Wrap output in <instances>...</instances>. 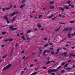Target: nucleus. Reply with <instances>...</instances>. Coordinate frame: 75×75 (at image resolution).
<instances>
[{
  "label": "nucleus",
  "mask_w": 75,
  "mask_h": 75,
  "mask_svg": "<svg viewBox=\"0 0 75 75\" xmlns=\"http://www.w3.org/2000/svg\"><path fill=\"white\" fill-rule=\"evenodd\" d=\"M23 7H24V6L21 5L20 6V8H23Z\"/></svg>",
  "instance_id": "c85d7f7f"
},
{
  "label": "nucleus",
  "mask_w": 75,
  "mask_h": 75,
  "mask_svg": "<svg viewBox=\"0 0 75 75\" xmlns=\"http://www.w3.org/2000/svg\"><path fill=\"white\" fill-rule=\"evenodd\" d=\"M9 29H10L11 30H13V31H14L15 30H17L18 29V28H14L13 27H10L9 28Z\"/></svg>",
  "instance_id": "f03ea898"
},
{
  "label": "nucleus",
  "mask_w": 75,
  "mask_h": 75,
  "mask_svg": "<svg viewBox=\"0 0 75 75\" xmlns=\"http://www.w3.org/2000/svg\"><path fill=\"white\" fill-rule=\"evenodd\" d=\"M68 37H69V38H70L71 35H70L69 34V33L68 34Z\"/></svg>",
  "instance_id": "e433bc0d"
},
{
  "label": "nucleus",
  "mask_w": 75,
  "mask_h": 75,
  "mask_svg": "<svg viewBox=\"0 0 75 75\" xmlns=\"http://www.w3.org/2000/svg\"><path fill=\"white\" fill-rule=\"evenodd\" d=\"M59 17H62V15H61L60 14H59Z\"/></svg>",
  "instance_id": "052dcab7"
},
{
  "label": "nucleus",
  "mask_w": 75,
  "mask_h": 75,
  "mask_svg": "<svg viewBox=\"0 0 75 75\" xmlns=\"http://www.w3.org/2000/svg\"><path fill=\"white\" fill-rule=\"evenodd\" d=\"M70 3H71V1H67V4H70Z\"/></svg>",
  "instance_id": "72a5a7b5"
},
{
  "label": "nucleus",
  "mask_w": 75,
  "mask_h": 75,
  "mask_svg": "<svg viewBox=\"0 0 75 75\" xmlns=\"http://www.w3.org/2000/svg\"><path fill=\"white\" fill-rule=\"evenodd\" d=\"M50 70H52V69H50L48 70V73L49 74H51V73L52 74V71H50Z\"/></svg>",
  "instance_id": "1a4fd4ad"
},
{
  "label": "nucleus",
  "mask_w": 75,
  "mask_h": 75,
  "mask_svg": "<svg viewBox=\"0 0 75 75\" xmlns=\"http://www.w3.org/2000/svg\"><path fill=\"white\" fill-rule=\"evenodd\" d=\"M74 48H75V46H73V47H71V48H72V49H74Z\"/></svg>",
  "instance_id": "338daca9"
},
{
  "label": "nucleus",
  "mask_w": 75,
  "mask_h": 75,
  "mask_svg": "<svg viewBox=\"0 0 75 75\" xmlns=\"http://www.w3.org/2000/svg\"><path fill=\"white\" fill-rule=\"evenodd\" d=\"M59 24H65V23H61V22H59Z\"/></svg>",
  "instance_id": "37998d69"
},
{
  "label": "nucleus",
  "mask_w": 75,
  "mask_h": 75,
  "mask_svg": "<svg viewBox=\"0 0 75 75\" xmlns=\"http://www.w3.org/2000/svg\"><path fill=\"white\" fill-rule=\"evenodd\" d=\"M65 62H63L61 64V65H65Z\"/></svg>",
  "instance_id": "c756f323"
},
{
  "label": "nucleus",
  "mask_w": 75,
  "mask_h": 75,
  "mask_svg": "<svg viewBox=\"0 0 75 75\" xmlns=\"http://www.w3.org/2000/svg\"><path fill=\"white\" fill-rule=\"evenodd\" d=\"M71 35L72 36H74V35H75V34H71Z\"/></svg>",
  "instance_id": "a18cd8bd"
},
{
  "label": "nucleus",
  "mask_w": 75,
  "mask_h": 75,
  "mask_svg": "<svg viewBox=\"0 0 75 75\" xmlns=\"http://www.w3.org/2000/svg\"><path fill=\"white\" fill-rule=\"evenodd\" d=\"M39 50V51L40 52H42V50L41 48H40Z\"/></svg>",
  "instance_id": "4be33fe9"
},
{
  "label": "nucleus",
  "mask_w": 75,
  "mask_h": 75,
  "mask_svg": "<svg viewBox=\"0 0 75 75\" xmlns=\"http://www.w3.org/2000/svg\"><path fill=\"white\" fill-rule=\"evenodd\" d=\"M26 69H27V67L23 69V70H24V71H25V70H26Z\"/></svg>",
  "instance_id": "864d4df0"
},
{
  "label": "nucleus",
  "mask_w": 75,
  "mask_h": 75,
  "mask_svg": "<svg viewBox=\"0 0 75 75\" xmlns=\"http://www.w3.org/2000/svg\"><path fill=\"white\" fill-rule=\"evenodd\" d=\"M49 44H50V45H52V43H49Z\"/></svg>",
  "instance_id": "0e129e2a"
},
{
  "label": "nucleus",
  "mask_w": 75,
  "mask_h": 75,
  "mask_svg": "<svg viewBox=\"0 0 75 75\" xmlns=\"http://www.w3.org/2000/svg\"><path fill=\"white\" fill-rule=\"evenodd\" d=\"M13 40V39H9L8 40V41H9V42H10L11 41H12Z\"/></svg>",
  "instance_id": "f3484780"
},
{
  "label": "nucleus",
  "mask_w": 75,
  "mask_h": 75,
  "mask_svg": "<svg viewBox=\"0 0 75 75\" xmlns=\"http://www.w3.org/2000/svg\"><path fill=\"white\" fill-rule=\"evenodd\" d=\"M23 73H24V71H22L21 72V73L20 75H23Z\"/></svg>",
  "instance_id": "473e14b6"
},
{
  "label": "nucleus",
  "mask_w": 75,
  "mask_h": 75,
  "mask_svg": "<svg viewBox=\"0 0 75 75\" xmlns=\"http://www.w3.org/2000/svg\"><path fill=\"white\" fill-rule=\"evenodd\" d=\"M54 6H51L50 8V9H53V8H54Z\"/></svg>",
  "instance_id": "7c9ffc66"
},
{
  "label": "nucleus",
  "mask_w": 75,
  "mask_h": 75,
  "mask_svg": "<svg viewBox=\"0 0 75 75\" xmlns=\"http://www.w3.org/2000/svg\"><path fill=\"white\" fill-rule=\"evenodd\" d=\"M22 54H23V53H24V51H23L22 52Z\"/></svg>",
  "instance_id": "680f3d73"
},
{
  "label": "nucleus",
  "mask_w": 75,
  "mask_h": 75,
  "mask_svg": "<svg viewBox=\"0 0 75 75\" xmlns=\"http://www.w3.org/2000/svg\"><path fill=\"white\" fill-rule=\"evenodd\" d=\"M55 18H57V17H54V18H52L51 19L52 20H54Z\"/></svg>",
  "instance_id": "79ce46f5"
},
{
  "label": "nucleus",
  "mask_w": 75,
  "mask_h": 75,
  "mask_svg": "<svg viewBox=\"0 0 75 75\" xmlns=\"http://www.w3.org/2000/svg\"><path fill=\"white\" fill-rule=\"evenodd\" d=\"M75 23V21H71L70 22V23Z\"/></svg>",
  "instance_id": "a19ab883"
},
{
  "label": "nucleus",
  "mask_w": 75,
  "mask_h": 75,
  "mask_svg": "<svg viewBox=\"0 0 75 75\" xmlns=\"http://www.w3.org/2000/svg\"><path fill=\"white\" fill-rule=\"evenodd\" d=\"M43 68H44L45 69H47V67H43Z\"/></svg>",
  "instance_id": "6e6d98bb"
},
{
  "label": "nucleus",
  "mask_w": 75,
  "mask_h": 75,
  "mask_svg": "<svg viewBox=\"0 0 75 75\" xmlns=\"http://www.w3.org/2000/svg\"><path fill=\"white\" fill-rule=\"evenodd\" d=\"M51 54L52 55H53V54H54V52H51Z\"/></svg>",
  "instance_id": "58836bf2"
},
{
  "label": "nucleus",
  "mask_w": 75,
  "mask_h": 75,
  "mask_svg": "<svg viewBox=\"0 0 75 75\" xmlns=\"http://www.w3.org/2000/svg\"><path fill=\"white\" fill-rule=\"evenodd\" d=\"M75 65H73V66H72V68H75Z\"/></svg>",
  "instance_id": "e2e57ef3"
},
{
  "label": "nucleus",
  "mask_w": 75,
  "mask_h": 75,
  "mask_svg": "<svg viewBox=\"0 0 75 75\" xmlns=\"http://www.w3.org/2000/svg\"><path fill=\"white\" fill-rule=\"evenodd\" d=\"M2 34L3 35H4V34H6V32H2Z\"/></svg>",
  "instance_id": "412c9836"
},
{
  "label": "nucleus",
  "mask_w": 75,
  "mask_h": 75,
  "mask_svg": "<svg viewBox=\"0 0 75 75\" xmlns=\"http://www.w3.org/2000/svg\"><path fill=\"white\" fill-rule=\"evenodd\" d=\"M37 27H38V28H42V26H41V23H38L36 25Z\"/></svg>",
  "instance_id": "20e7f679"
},
{
  "label": "nucleus",
  "mask_w": 75,
  "mask_h": 75,
  "mask_svg": "<svg viewBox=\"0 0 75 75\" xmlns=\"http://www.w3.org/2000/svg\"><path fill=\"white\" fill-rule=\"evenodd\" d=\"M69 30V28H65L64 30H63V31H67Z\"/></svg>",
  "instance_id": "423d86ee"
},
{
  "label": "nucleus",
  "mask_w": 75,
  "mask_h": 75,
  "mask_svg": "<svg viewBox=\"0 0 75 75\" xmlns=\"http://www.w3.org/2000/svg\"><path fill=\"white\" fill-rule=\"evenodd\" d=\"M61 68V66H60L58 67L57 69H59V68Z\"/></svg>",
  "instance_id": "8fccbe9b"
},
{
  "label": "nucleus",
  "mask_w": 75,
  "mask_h": 75,
  "mask_svg": "<svg viewBox=\"0 0 75 75\" xmlns=\"http://www.w3.org/2000/svg\"><path fill=\"white\" fill-rule=\"evenodd\" d=\"M11 64H8L6 67H4V68L3 69V70H6V69H8V68H10V67H11Z\"/></svg>",
  "instance_id": "f257e3e1"
},
{
  "label": "nucleus",
  "mask_w": 75,
  "mask_h": 75,
  "mask_svg": "<svg viewBox=\"0 0 75 75\" xmlns=\"http://www.w3.org/2000/svg\"><path fill=\"white\" fill-rule=\"evenodd\" d=\"M48 45H49V44H45V45H44V47H47V46H48Z\"/></svg>",
  "instance_id": "a211bd4d"
},
{
  "label": "nucleus",
  "mask_w": 75,
  "mask_h": 75,
  "mask_svg": "<svg viewBox=\"0 0 75 75\" xmlns=\"http://www.w3.org/2000/svg\"><path fill=\"white\" fill-rule=\"evenodd\" d=\"M52 62V61H48L46 62V64H50V63L51 62Z\"/></svg>",
  "instance_id": "dca6fc26"
},
{
  "label": "nucleus",
  "mask_w": 75,
  "mask_h": 75,
  "mask_svg": "<svg viewBox=\"0 0 75 75\" xmlns=\"http://www.w3.org/2000/svg\"><path fill=\"white\" fill-rule=\"evenodd\" d=\"M27 40H29V39H30L31 40V38H26Z\"/></svg>",
  "instance_id": "4d7b16f0"
},
{
  "label": "nucleus",
  "mask_w": 75,
  "mask_h": 75,
  "mask_svg": "<svg viewBox=\"0 0 75 75\" xmlns=\"http://www.w3.org/2000/svg\"><path fill=\"white\" fill-rule=\"evenodd\" d=\"M4 41H5V42H7V41H8V40H4Z\"/></svg>",
  "instance_id": "49530a36"
},
{
  "label": "nucleus",
  "mask_w": 75,
  "mask_h": 75,
  "mask_svg": "<svg viewBox=\"0 0 75 75\" xmlns=\"http://www.w3.org/2000/svg\"><path fill=\"white\" fill-rule=\"evenodd\" d=\"M66 69L67 70H72V68L68 67L67 68H66Z\"/></svg>",
  "instance_id": "9d476101"
},
{
  "label": "nucleus",
  "mask_w": 75,
  "mask_h": 75,
  "mask_svg": "<svg viewBox=\"0 0 75 75\" xmlns=\"http://www.w3.org/2000/svg\"><path fill=\"white\" fill-rule=\"evenodd\" d=\"M22 59H25V56H24L23 57H22Z\"/></svg>",
  "instance_id": "4c0bfd02"
},
{
  "label": "nucleus",
  "mask_w": 75,
  "mask_h": 75,
  "mask_svg": "<svg viewBox=\"0 0 75 75\" xmlns=\"http://www.w3.org/2000/svg\"><path fill=\"white\" fill-rule=\"evenodd\" d=\"M4 18L5 19V20H7V21H8V18H7V16H4Z\"/></svg>",
  "instance_id": "9b49d317"
},
{
  "label": "nucleus",
  "mask_w": 75,
  "mask_h": 75,
  "mask_svg": "<svg viewBox=\"0 0 75 75\" xmlns=\"http://www.w3.org/2000/svg\"><path fill=\"white\" fill-rule=\"evenodd\" d=\"M68 64H66L64 66V67H65V68H66V67H68Z\"/></svg>",
  "instance_id": "f704fd0d"
},
{
  "label": "nucleus",
  "mask_w": 75,
  "mask_h": 75,
  "mask_svg": "<svg viewBox=\"0 0 75 75\" xmlns=\"http://www.w3.org/2000/svg\"><path fill=\"white\" fill-rule=\"evenodd\" d=\"M71 60H69L67 61V62H69L70 61H71Z\"/></svg>",
  "instance_id": "13d9d810"
},
{
  "label": "nucleus",
  "mask_w": 75,
  "mask_h": 75,
  "mask_svg": "<svg viewBox=\"0 0 75 75\" xmlns=\"http://www.w3.org/2000/svg\"><path fill=\"white\" fill-rule=\"evenodd\" d=\"M36 74H37L36 72H34L32 74L30 75H36Z\"/></svg>",
  "instance_id": "ddd939ff"
},
{
  "label": "nucleus",
  "mask_w": 75,
  "mask_h": 75,
  "mask_svg": "<svg viewBox=\"0 0 75 75\" xmlns=\"http://www.w3.org/2000/svg\"><path fill=\"white\" fill-rule=\"evenodd\" d=\"M50 71H52V72H55L57 71V69H52L51 70H50Z\"/></svg>",
  "instance_id": "0eeeda50"
},
{
  "label": "nucleus",
  "mask_w": 75,
  "mask_h": 75,
  "mask_svg": "<svg viewBox=\"0 0 75 75\" xmlns=\"http://www.w3.org/2000/svg\"><path fill=\"white\" fill-rule=\"evenodd\" d=\"M43 39L44 40H45V41H47V40H48V39L46 38H44Z\"/></svg>",
  "instance_id": "2f4dec72"
},
{
  "label": "nucleus",
  "mask_w": 75,
  "mask_h": 75,
  "mask_svg": "<svg viewBox=\"0 0 75 75\" xmlns=\"http://www.w3.org/2000/svg\"><path fill=\"white\" fill-rule=\"evenodd\" d=\"M66 55H67V52L63 53L62 54V56H63V57H66Z\"/></svg>",
  "instance_id": "6e6552de"
},
{
  "label": "nucleus",
  "mask_w": 75,
  "mask_h": 75,
  "mask_svg": "<svg viewBox=\"0 0 75 75\" xmlns=\"http://www.w3.org/2000/svg\"><path fill=\"white\" fill-rule=\"evenodd\" d=\"M22 38L23 40H25V37H24V36H23L22 37Z\"/></svg>",
  "instance_id": "4468645a"
},
{
  "label": "nucleus",
  "mask_w": 75,
  "mask_h": 75,
  "mask_svg": "<svg viewBox=\"0 0 75 75\" xmlns=\"http://www.w3.org/2000/svg\"><path fill=\"white\" fill-rule=\"evenodd\" d=\"M55 73H52V75H55Z\"/></svg>",
  "instance_id": "774afa93"
},
{
  "label": "nucleus",
  "mask_w": 75,
  "mask_h": 75,
  "mask_svg": "<svg viewBox=\"0 0 75 75\" xmlns=\"http://www.w3.org/2000/svg\"><path fill=\"white\" fill-rule=\"evenodd\" d=\"M59 10H61L62 11H64V9L62 8H61V7H59Z\"/></svg>",
  "instance_id": "aec40b11"
},
{
  "label": "nucleus",
  "mask_w": 75,
  "mask_h": 75,
  "mask_svg": "<svg viewBox=\"0 0 75 75\" xmlns=\"http://www.w3.org/2000/svg\"><path fill=\"white\" fill-rule=\"evenodd\" d=\"M65 72V71L62 70L61 71V73H63V72Z\"/></svg>",
  "instance_id": "cd10ccee"
},
{
  "label": "nucleus",
  "mask_w": 75,
  "mask_h": 75,
  "mask_svg": "<svg viewBox=\"0 0 75 75\" xmlns=\"http://www.w3.org/2000/svg\"><path fill=\"white\" fill-rule=\"evenodd\" d=\"M67 43H69V44L70 45H71V44H72V43L71 42H67Z\"/></svg>",
  "instance_id": "c9c22d12"
},
{
  "label": "nucleus",
  "mask_w": 75,
  "mask_h": 75,
  "mask_svg": "<svg viewBox=\"0 0 75 75\" xmlns=\"http://www.w3.org/2000/svg\"><path fill=\"white\" fill-rule=\"evenodd\" d=\"M16 13H18V12H13V13L11 14L10 16L11 17V16H14V14H16Z\"/></svg>",
  "instance_id": "39448f33"
},
{
  "label": "nucleus",
  "mask_w": 75,
  "mask_h": 75,
  "mask_svg": "<svg viewBox=\"0 0 75 75\" xmlns=\"http://www.w3.org/2000/svg\"><path fill=\"white\" fill-rule=\"evenodd\" d=\"M64 8L65 9H66L67 10H68V9H69V8L67 6H65L64 7Z\"/></svg>",
  "instance_id": "6ab92c4d"
},
{
  "label": "nucleus",
  "mask_w": 75,
  "mask_h": 75,
  "mask_svg": "<svg viewBox=\"0 0 75 75\" xmlns=\"http://www.w3.org/2000/svg\"><path fill=\"white\" fill-rule=\"evenodd\" d=\"M53 16V15H52L51 16L47 17V18H51Z\"/></svg>",
  "instance_id": "bb28decb"
},
{
  "label": "nucleus",
  "mask_w": 75,
  "mask_h": 75,
  "mask_svg": "<svg viewBox=\"0 0 75 75\" xmlns=\"http://www.w3.org/2000/svg\"><path fill=\"white\" fill-rule=\"evenodd\" d=\"M15 18H16V17H14L13 18V19L11 20V21H14V20H15Z\"/></svg>",
  "instance_id": "5701e85b"
},
{
  "label": "nucleus",
  "mask_w": 75,
  "mask_h": 75,
  "mask_svg": "<svg viewBox=\"0 0 75 75\" xmlns=\"http://www.w3.org/2000/svg\"><path fill=\"white\" fill-rule=\"evenodd\" d=\"M71 8H74V7H75V6H73V5H71Z\"/></svg>",
  "instance_id": "3c124183"
},
{
  "label": "nucleus",
  "mask_w": 75,
  "mask_h": 75,
  "mask_svg": "<svg viewBox=\"0 0 75 75\" xmlns=\"http://www.w3.org/2000/svg\"><path fill=\"white\" fill-rule=\"evenodd\" d=\"M29 57V56H28L27 57H25V59H28V58Z\"/></svg>",
  "instance_id": "de8ad7c7"
},
{
  "label": "nucleus",
  "mask_w": 75,
  "mask_h": 75,
  "mask_svg": "<svg viewBox=\"0 0 75 75\" xmlns=\"http://www.w3.org/2000/svg\"><path fill=\"white\" fill-rule=\"evenodd\" d=\"M7 54H6L5 56H3L2 57V58H6V57H7Z\"/></svg>",
  "instance_id": "393cba45"
},
{
  "label": "nucleus",
  "mask_w": 75,
  "mask_h": 75,
  "mask_svg": "<svg viewBox=\"0 0 75 75\" xmlns=\"http://www.w3.org/2000/svg\"><path fill=\"white\" fill-rule=\"evenodd\" d=\"M49 3H50V4H53V3H54L55 2H51L50 1L49 2Z\"/></svg>",
  "instance_id": "b1692460"
},
{
  "label": "nucleus",
  "mask_w": 75,
  "mask_h": 75,
  "mask_svg": "<svg viewBox=\"0 0 75 75\" xmlns=\"http://www.w3.org/2000/svg\"><path fill=\"white\" fill-rule=\"evenodd\" d=\"M66 40V38H64L62 40V41H64L65 40Z\"/></svg>",
  "instance_id": "69168bd1"
},
{
  "label": "nucleus",
  "mask_w": 75,
  "mask_h": 75,
  "mask_svg": "<svg viewBox=\"0 0 75 75\" xmlns=\"http://www.w3.org/2000/svg\"><path fill=\"white\" fill-rule=\"evenodd\" d=\"M10 8H6V10H10Z\"/></svg>",
  "instance_id": "c03bdc74"
},
{
  "label": "nucleus",
  "mask_w": 75,
  "mask_h": 75,
  "mask_svg": "<svg viewBox=\"0 0 75 75\" xmlns=\"http://www.w3.org/2000/svg\"><path fill=\"white\" fill-rule=\"evenodd\" d=\"M61 50V49H57V52H59V50Z\"/></svg>",
  "instance_id": "a878e982"
},
{
  "label": "nucleus",
  "mask_w": 75,
  "mask_h": 75,
  "mask_svg": "<svg viewBox=\"0 0 75 75\" xmlns=\"http://www.w3.org/2000/svg\"><path fill=\"white\" fill-rule=\"evenodd\" d=\"M30 32H31V31H30V30H28L27 32V34H28V33H30Z\"/></svg>",
  "instance_id": "09e8293b"
},
{
  "label": "nucleus",
  "mask_w": 75,
  "mask_h": 75,
  "mask_svg": "<svg viewBox=\"0 0 75 75\" xmlns=\"http://www.w3.org/2000/svg\"><path fill=\"white\" fill-rule=\"evenodd\" d=\"M17 46H18V43H16V44L15 46V47H17Z\"/></svg>",
  "instance_id": "5fc2aeb1"
},
{
  "label": "nucleus",
  "mask_w": 75,
  "mask_h": 75,
  "mask_svg": "<svg viewBox=\"0 0 75 75\" xmlns=\"http://www.w3.org/2000/svg\"><path fill=\"white\" fill-rule=\"evenodd\" d=\"M60 28H61V27H59V28H58V29H55V31H58L59 30H60Z\"/></svg>",
  "instance_id": "2eb2a0df"
},
{
  "label": "nucleus",
  "mask_w": 75,
  "mask_h": 75,
  "mask_svg": "<svg viewBox=\"0 0 75 75\" xmlns=\"http://www.w3.org/2000/svg\"><path fill=\"white\" fill-rule=\"evenodd\" d=\"M32 13H35V11L34 10L33 11Z\"/></svg>",
  "instance_id": "bf43d9fd"
},
{
  "label": "nucleus",
  "mask_w": 75,
  "mask_h": 75,
  "mask_svg": "<svg viewBox=\"0 0 75 75\" xmlns=\"http://www.w3.org/2000/svg\"><path fill=\"white\" fill-rule=\"evenodd\" d=\"M42 17V15H40L38 17L39 18H41V17Z\"/></svg>",
  "instance_id": "ea45409f"
},
{
  "label": "nucleus",
  "mask_w": 75,
  "mask_h": 75,
  "mask_svg": "<svg viewBox=\"0 0 75 75\" xmlns=\"http://www.w3.org/2000/svg\"><path fill=\"white\" fill-rule=\"evenodd\" d=\"M50 50H45L43 52V55H45V53L47 52V53H49V52H50V51H49Z\"/></svg>",
  "instance_id": "7ed1b4c3"
},
{
  "label": "nucleus",
  "mask_w": 75,
  "mask_h": 75,
  "mask_svg": "<svg viewBox=\"0 0 75 75\" xmlns=\"http://www.w3.org/2000/svg\"><path fill=\"white\" fill-rule=\"evenodd\" d=\"M13 49L12 50L11 52L10 53V56H12V54H13Z\"/></svg>",
  "instance_id": "f8f14e48"
},
{
  "label": "nucleus",
  "mask_w": 75,
  "mask_h": 75,
  "mask_svg": "<svg viewBox=\"0 0 75 75\" xmlns=\"http://www.w3.org/2000/svg\"><path fill=\"white\" fill-rule=\"evenodd\" d=\"M1 46L2 47V48H3V47H4V45H1Z\"/></svg>",
  "instance_id": "603ef678"
}]
</instances>
